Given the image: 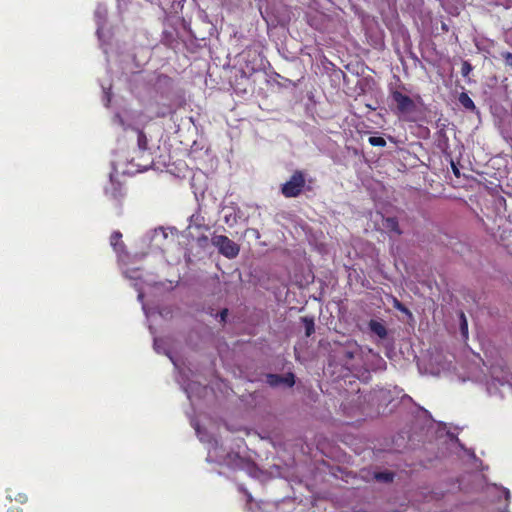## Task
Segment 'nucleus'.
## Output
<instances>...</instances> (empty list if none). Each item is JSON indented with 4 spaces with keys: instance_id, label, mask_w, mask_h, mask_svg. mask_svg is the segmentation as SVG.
I'll return each instance as SVG.
<instances>
[{
    "instance_id": "1",
    "label": "nucleus",
    "mask_w": 512,
    "mask_h": 512,
    "mask_svg": "<svg viewBox=\"0 0 512 512\" xmlns=\"http://www.w3.org/2000/svg\"><path fill=\"white\" fill-rule=\"evenodd\" d=\"M306 189L305 174L301 170H295L289 180L281 185V193L285 198H296ZM309 190L310 188L307 187Z\"/></svg>"
},
{
    "instance_id": "2",
    "label": "nucleus",
    "mask_w": 512,
    "mask_h": 512,
    "mask_svg": "<svg viewBox=\"0 0 512 512\" xmlns=\"http://www.w3.org/2000/svg\"><path fill=\"white\" fill-rule=\"evenodd\" d=\"M405 90L406 87L403 84L389 90L390 98L400 114H409L416 111V103L411 97L403 93Z\"/></svg>"
},
{
    "instance_id": "3",
    "label": "nucleus",
    "mask_w": 512,
    "mask_h": 512,
    "mask_svg": "<svg viewBox=\"0 0 512 512\" xmlns=\"http://www.w3.org/2000/svg\"><path fill=\"white\" fill-rule=\"evenodd\" d=\"M211 243L218 252L228 259H234L240 252V246L225 235H213Z\"/></svg>"
},
{
    "instance_id": "4",
    "label": "nucleus",
    "mask_w": 512,
    "mask_h": 512,
    "mask_svg": "<svg viewBox=\"0 0 512 512\" xmlns=\"http://www.w3.org/2000/svg\"><path fill=\"white\" fill-rule=\"evenodd\" d=\"M105 195L108 199L120 204L125 196L124 187L119 181L110 177L109 184L105 187Z\"/></svg>"
},
{
    "instance_id": "5",
    "label": "nucleus",
    "mask_w": 512,
    "mask_h": 512,
    "mask_svg": "<svg viewBox=\"0 0 512 512\" xmlns=\"http://www.w3.org/2000/svg\"><path fill=\"white\" fill-rule=\"evenodd\" d=\"M266 382L271 387H277L280 385L292 387L295 384V375L292 372H288L285 375L270 373L266 375Z\"/></svg>"
},
{
    "instance_id": "6",
    "label": "nucleus",
    "mask_w": 512,
    "mask_h": 512,
    "mask_svg": "<svg viewBox=\"0 0 512 512\" xmlns=\"http://www.w3.org/2000/svg\"><path fill=\"white\" fill-rule=\"evenodd\" d=\"M137 156H133L131 159L132 163H135L136 166H142L140 162H137L138 159L143 158L148 153V139L146 134L142 131L137 129Z\"/></svg>"
},
{
    "instance_id": "7",
    "label": "nucleus",
    "mask_w": 512,
    "mask_h": 512,
    "mask_svg": "<svg viewBox=\"0 0 512 512\" xmlns=\"http://www.w3.org/2000/svg\"><path fill=\"white\" fill-rule=\"evenodd\" d=\"M383 226L388 232H393L398 236L402 234V230L400 229L399 222L396 217L384 218Z\"/></svg>"
},
{
    "instance_id": "8",
    "label": "nucleus",
    "mask_w": 512,
    "mask_h": 512,
    "mask_svg": "<svg viewBox=\"0 0 512 512\" xmlns=\"http://www.w3.org/2000/svg\"><path fill=\"white\" fill-rule=\"evenodd\" d=\"M368 326H369L370 330L374 334H376L378 337H380L381 339L386 338L387 329L381 322L372 319L369 321Z\"/></svg>"
},
{
    "instance_id": "9",
    "label": "nucleus",
    "mask_w": 512,
    "mask_h": 512,
    "mask_svg": "<svg viewBox=\"0 0 512 512\" xmlns=\"http://www.w3.org/2000/svg\"><path fill=\"white\" fill-rule=\"evenodd\" d=\"M301 321L304 324L305 335L310 337L315 332L314 318L310 316L301 317Z\"/></svg>"
},
{
    "instance_id": "10",
    "label": "nucleus",
    "mask_w": 512,
    "mask_h": 512,
    "mask_svg": "<svg viewBox=\"0 0 512 512\" xmlns=\"http://www.w3.org/2000/svg\"><path fill=\"white\" fill-rule=\"evenodd\" d=\"M458 100H459L460 104L467 110H471V111L475 110L476 106H475L473 100L470 98V96L467 93H465V92L460 93Z\"/></svg>"
},
{
    "instance_id": "11",
    "label": "nucleus",
    "mask_w": 512,
    "mask_h": 512,
    "mask_svg": "<svg viewBox=\"0 0 512 512\" xmlns=\"http://www.w3.org/2000/svg\"><path fill=\"white\" fill-rule=\"evenodd\" d=\"M122 234L119 231H114L110 236V244L113 246L115 250L118 249L119 246H123V242L121 241Z\"/></svg>"
},
{
    "instance_id": "12",
    "label": "nucleus",
    "mask_w": 512,
    "mask_h": 512,
    "mask_svg": "<svg viewBox=\"0 0 512 512\" xmlns=\"http://www.w3.org/2000/svg\"><path fill=\"white\" fill-rule=\"evenodd\" d=\"M368 142L371 146H377V147L386 146L385 139L380 136H371V137H369Z\"/></svg>"
},
{
    "instance_id": "13",
    "label": "nucleus",
    "mask_w": 512,
    "mask_h": 512,
    "mask_svg": "<svg viewBox=\"0 0 512 512\" xmlns=\"http://www.w3.org/2000/svg\"><path fill=\"white\" fill-rule=\"evenodd\" d=\"M473 67L468 61H464L461 67V74L463 77H467L472 71Z\"/></svg>"
},
{
    "instance_id": "14",
    "label": "nucleus",
    "mask_w": 512,
    "mask_h": 512,
    "mask_svg": "<svg viewBox=\"0 0 512 512\" xmlns=\"http://www.w3.org/2000/svg\"><path fill=\"white\" fill-rule=\"evenodd\" d=\"M460 318H461V326H460L461 332L463 335L466 336L468 334V324H467V320H466V317L463 312H461Z\"/></svg>"
},
{
    "instance_id": "15",
    "label": "nucleus",
    "mask_w": 512,
    "mask_h": 512,
    "mask_svg": "<svg viewBox=\"0 0 512 512\" xmlns=\"http://www.w3.org/2000/svg\"><path fill=\"white\" fill-rule=\"evenodd\" d=\"M376 478L379 479V480L390 482V481L393 480V474L392 473H388V472L378 473V474H376Z\"/></svg>"
},
{
    "instance_id": "16",
    "label": "nucleus",
    "mask_w": 512,
    "mask_h": 512,
    "mask_svg": "<svg viewBox=\"0 0 512 512\" xmlns=\"http://www.w3.org/2000/svg\"><path fill=\"white\" fill-rule=\"evenodd\" d=\"M502 57L505 60L506 65L512 68V53L511 52L502 53Z\"/></svg>"
},
{
    "instance_id": "17",
    "label": "nucleus",
    "mask_w": 512,
    "mask_h": 512,
    "mask_svg": "<svg viewBox=\"0 0 512 512\" xmlns=\"http://www.w3.org/2000/svg\"><path fill=\"white\" fill-rule=\"evenodd\" d=\"M451 168H452V171H453L454 175L457 178H459L460 177V170H459V168L457 167V165L453 161H451Z\"/></svg>"
},
{
    "instance_id": "18",
    "label": "nucleus",
    "mask_w": 512,
    "mask_h": 512,
    "mask_svg": "<svg viewBox=\"0 0 512 512\" xmlns=\"http://www.w3.org/2000/svg\"><path fill=\"white\" fill-rule=\"evenodd\" d=\"M395 307L401 311L408 312L407 308L397 299H395Z\"/></svg>"
},
{
    "instance_id": "19",
    "label": "nucleus",
    "mask_w": 512,
    "mask_h": 512,
    "mask_svg": "<svg viewBox=\"0 0 512 512\" xmlns=\"http://www.w3.org/2000/svg\"><path fill=\"white\" fill-rule=\"evenodd\" d=\"M227 314H228V310H227V309H223V310L220 312V318H221V321H222V322H225L226 317H227Z\"/></svg>"
},
{
    "instance_id": "20",
    "label": "nucleus",
    "mask_w": 512,
    "mask_h": 512,
    "mask_svg": "<svg viewBox=\"0 0 512 512\" xmlns=\"http://www.w3.org/2000/svg\"><path fill=\"white\" fill-rule=\"evenodd\" d=\"M353 357H354V352L348 351V350L344 351V358L345 359H352Z\"/></svg>"
},
{
    "instance_id": "21",
    "label": "nucleus",
    "mask_w": 512,
    "mask_h": 512,
    "mask_svg": "<svg viewBox=\"0 0 512 512\" xmlns=\"http://www.w3.org/2000/svg\"><path fill=\"white\" fill-rule=\"evenodd\" d=\"M16 500L21 503H24L27 501V496L25 494H19L18 497L16 498Z\"/></svg>"
},
{
    "instance_id": "22",
    "label": "nucleus",
    "mask_w": 512,
    "mask_h": 512,
    "mask_svg": "<svg viewBox=\"0 0 512 512\" xmlns=\"http://www.w3.org/2000/svg\"><path fill=\"white\" fill-rule=\"evenodd\" d=\"M8 512H22V509L19 507H12L8 509Z\"/></svg>"
},
{
    "instance_id": "23",
    "label": "nucleus",
    "mask_w": 512,
    "mask_h": 512,
    "mask_svg": "<svg viewBox=\"0 0 512 512\" xmlns=\"http://www.w3.org/2000/svg\"><path fill=\"white\" fill-rule=\"evenodd\" d=\"M509 495H510V493H509V491L507 490V491H506V498H508V497H509Z\"/></svg>"
}]
</instances>
